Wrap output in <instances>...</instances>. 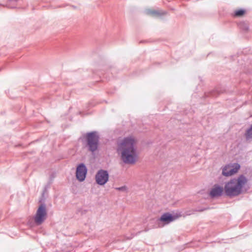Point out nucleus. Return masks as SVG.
<instances>
[{
    "label": "nucleus",
    "instance_id": "nucleus-14",
    "mask_svg": "<svg viewBox=\"0 0 252 252\" xmlns=\"http://www.w3.org/2000/svg\"><path fill=\"white\" fill-rule=\"evenodd\" d=\"M211 95H212L213 96H215V95L213 94V93H212Z\"/></svg>",
    "mask_w": 252,
    "mask_h": 252
},
{
    "label": "nucleus",
    "instance_id": "nucleus-2",
    "mask_svg": "<svg viewBox=\"0 0 252 252\" xmlns=\"http://www.w3.org/2000/svg\"><path fill=\"white\" fill-rule=\"evenodd\" d=\"M248 182L247 178L243 174L231 178L226 182L224 191L226 196L230 197L237 196L243 192V188Z\"/></svg>",
    "mask_w": 252,
    "mask_h": 252
},
{
    "label": "nucleus",
    "instance_id": "nucleus-12",
    "mask_svg": "<svg viewBox=\"0 0 252 252\" xmlns=\"http://www.w3.org/2000/svg\"><path fill=\"white\" fill-rule=\"evenodd\" d=\"M239 27L244 31H248L249 29L248 25L244 23L240 24Z\"/></svg>",
    "mask_w": 252,
    "mask_h": 252
},
{
    "label": "nucleus",
    "instance_id": "nucleus-10",
    "mask_svg": "<svg viewBox=\"0 0 252 252\" xmlns=\"http://www.w3.org/2000/svg\"><path fill=\"white\" fill-rule=\"evenodd\" d=\"M246 13V10L243 9H240L235 10L232 15L234 17H241L243 16Z\"/></svg>",
    "mask_w": 252,
    "mask_h": 252
},
{
    "label": "nucleus",
    "instance_id": "nucleus-5",
    "mask_svg": "<svg viewBox=\"0 0 252 252\" xmlns=\"http://www.w3.org/2000/svg\"><path fill=\"white\" fill-rule=\"evenodd\" d=\"M240 168V165L237 163L233 164H229L222 167V175L228 177L236 173Z\"/></svg>",
    "mask_w": 252,
    "mask_h": 252
},
{
    "label": "nucleus",
    "instance_id": "nucleus-4",
    "mask_svg": "<svg viewBox=\"0 0 252 252\" xmlns=\"http://www.w3.org/2000/svg\"><path fill=\"white\" fill-rule=\"evenodd\" d=\"M47 212L45 204H41L34 216V221L36 224H41L47 219Z\"/></svg>",
    "mask_w": 252,
    "mask_h": 252
},
{
    "label": "nucleus",
    "instance_id": "nucleus-13",
    "mask_svg": "<svg viewBox=\"0 0 252 252\" xmlns=\"http://www.w3.org/2000/svg\"><path fill=\"white\" fill-rule=\"evenodd\" d=\"M116 189L120 191H126V187L124 186L121 187L117 188Z\"/></svg>",
    "mask_w": 252,
    "mask_h": 252
},
{
    "label": "nucleus",
    "instance_id": "nucleus-7",
    "mask_svg": "<svg viewBox=\"0 0 252 252\" xmlns=\"http://www.w3.org/2000/svg\"><path fill=\"white\" fill-rule=\"evenodd\" d=\"M87 171V168L84 163L79 164L76 170V179L80 182L84 181L86 177Z\"/></svg>",
    "mask_w": 252,
    "mask_h": 252
},
{
    "label": "nucleus",
    "instance_id": "nucleus-3",
    "mask_svg": "<svg viewBox=\"0 0 252 252\" xmlns=\"http://www.w3.org/2000/svg\"><path fill=\"white\" fill-rule=\"evenodd\" d=\"M86 139L88 150L92 153L96 151L99 145V137L95 131L87 133L83 136Z\"/></svg>",
    "mask_w": 252,
    "mask_h": 252
},
{
    "label": "nucleus",
    "instance_id": "nucleus-1",
    "mask_svg": "<svg viewBox=\"0 0 252 252\" xmlns=\"http://www.w3.org/2000/svg\"><path fill=\"white\" fill-rule=\"evenodd\" d=\"M134 139L130 137H125L118 145V152L121 153L122 161L127 164H133L137 157L136 149L134 148Z\"/></svg>",
    "mask_w": 252,
    "mask_h": 252
},
{
    "label": "nucleus",
    "instance_id": "nucleus-8",
    "mask_svg": "<svg viewBox=\"0 0 252 252\" xmlns=\"http://www.w3.org/2000/svg\"><path fill=\"white\" fill-rule=\"evenodd\" d=\"M177 218V217L175 215H173L169 213H164L158 220L166 224L174 221Z\"/></svg>",
    "mask_w": 252,
    "mask_h": 252
},
{
    "label": "nucleus",
    "instance_id": "nucleus-6",
    "mask_svg": "<svg viewBox=\"0 0 252 252\" xmlns=\"http://www.w3.org/2000/svg\"><path fill=\"white\" fill-rule=\"evenodd\" d=\"M95 182L98 185H104L109 179L108 171L103 169L99 170L95 175Z\"/></svg>",
    "mask_w": 252,
    "mask_h": 252
},
{
    "label": "nucleus",
    "instance_id": "nucleus-9",
    "mask_svg": "<svg viewBox=\"0 0 252 252\" xmlns=\"http://www.w3.org/2000/svg\"><path fill=\"white\" fill-rule=\"evenodd\" d=\"M223 189H223L222 187L219 185H215L210 190V195L212 197L220 196L222 194Z\"/></svg>",
    "mask_w": 252,
    "mask_h": 252
},
{
    "label": "nucleus",
    "instance_id": "nucleus-11",
    "mask_svg": "<svg viewBox=\"0 0 252 252\" xmlns=\"http://www.w3.org/2000/svg\"><path fill=\"white\" fill-rule=\"evenodd\" d=\"M149 13L154 15V16H162L166 15L167 13V12L165 11H163L162 10H150L149 11Z\"/></svg>",
    "mask_w": 252,
    "mask_h": 252
}]
</instances>
